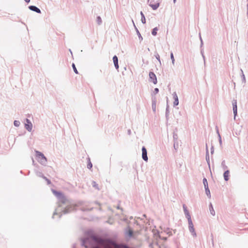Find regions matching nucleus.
Segmentation results:
<instances>
[{
    "label": "nucleus",
    "mask_w": 248,
    "mask_h": 248,
    "mask_svg": "<svg viewBox=\"0 0 248 248\" xmlns=\"http://www.w3.org/2000/svg\"><path fill=\"white\" fill-rule=\"evenodd\" d=\"M97 22L98 23V24H100L102 22V20H101V18L100 16H98L97 17Z\"/></svg>",
    "instance_id": "nucleus-19"
},
{
    "label": "nucleus",
    "mask_w": 248,
    "mask_h": 248,
    "mask_svg": "<svg viewBox=\"0 0 248 248\" xmlns=\"http://www.w3.org/2000/svg\"><path fill=\"white\" fill-rule=\"evenodd\" d=\"M53 193L55 194V196L58 197H60L62 196V194L59 192L53 191Z\"/></svg>",
    "instance_id": "nucleus-15"
},
{
    "label": "nucleus",
    "mask_w": 248,
    "mask_h": 248,
    "mask_svg": "<svg viewBox=\"0 0 248 248\" xmlns=\"http://www.w3.org/2000/svg\"><path fill=\"white\" fill-rule=\"evenodd\" d=\"M205 189V191H206V193L207 195H209L210 194V190H209V189L208 188V187H207V189Z\"/></svg>",
    "instance_id": "nucleus-22"
},
{
    "label": "nucleus",
    "mask_w": 248,
    "mask_h": 248,
    "mask_svg": "<svg viewBox=\"0 0 248 248\" xmlns=\"http://www.w3.org/2000/svg\"><path fill=\"white\" fill-rule=\"evenodd\" d=\"M149 5L153 10H156L159 7V4L156 1H151Z\"/></svg>",
    "instance_id": "nucleus-2"
},
{
    "label": "nucleus",
    "mask_w": 248,
    "mask_h": 248,
    "mask_svg": "<svg viewBox=\"0 0 248 248\" xmlns=\"http://www.w3.org/2000/svg\"><path fill=\"white\" fill-rule=\"evenodd\" d=\"M140 14H141V16L142 17L143 16H144V15L142 12H140Z\"/></svg>",
    "instance_id": "nucleus-28"
},
{
    "label": "nucleus",
    "mask_w": 248,
    "mask_h": 248,
    "mask_svg": "<svg viewBox=\"0 0 248 248\" xmlns=\"http://www.w3.org/2000/svg\"><path fill=\"white\" fill-rule=\"evenodd\" d=\"M113 62H114L115 68L117 69H118L119 68L118 60V58L116 56H114L113 57Z\"/></svg>",
    "instance_id": "nucleus-8"
},
{
    "label": "nucleus",
    "mask_w": 248,
    "mask_h": 248,
    "mask_svg": "<svg viewBox=\"0 0 248 248\" xmlns=\"http://www.w3.org/2000/svg\"><path fill=\"white\" fill-rule=\"evenodd\" d=\"M141 21L143 23H145L146 22V19L144 16H143L141 17Z\"/></svg>",
    "instance_id": "nucleus-24"
},
{
    "label": "nucleus",
    "mask_w": 248,
    "mask_h": 248,
    "mask_svg": "<svg viewBox=\"0 0 248 248\" xmlns=\"http://www.w3.org/2000/svg\"><path fill=\"white\" fill-rule=\"evenodd\" d=\"M173 98L174 99V102L173 103L174 106H177L179 104L178 98L176 93L173 94Z\"/></svg>",
    "instance_id": "nucleus-10"
},
{
    "label": "nucleus",
    "mask_w": 248,
    "mask_h": 248,
    "mask_svg": "<svg viewBox=\"0 0 248 248\" xmlns=\"http://www.w3.org/2000/svg\"><path fill=\"white\" fill-rule=\"evenodd\" d=\"M87 168L89 169H90L92 168V164L90 160H89L88 164H87Z\"/></svg>",
    "instance_id": "nucleus-20"
},
{
    "label": "nucleus",
    "mask_w": 248,
    "mask_h": 248,
    "mask_svg": "<svg viewBox=\"0 0 248 248\" xmlns=\"http://www.w3.org/2000/svg\"><path fill=\"white\" fill-rule=\"evenodd\" d=\"M170 58L172 60V63L173 64L174 62V58L172 53H171L170 54Z\"/></svg>",
    "instance_id": "nucleus-21"
},
{
    "label": "nucleus",
    "mask_w": 248,
    "mask_h": 248,
    "mask_svg": "<svg viewBox=\"0 0 248 248\" xmlns=\"http://www.w3.org/2000/svg\"><path fill=\"white\" fill-rule=\"evenodd\" d=\"M142 157L143 159L146 161L148 160V157L147 155V150L144 147L142 148Z\"/></svg>",
    "instance_id": "nucleus-3"
},
{
    "label": "nucleus",
    "mask_w": 248,
    "mask_h": 248,
    "mask_svg": "<svg viewBox=\"0 0 248 248\" xmlns=\"http://www.w3.org/2000/svg\"><path fill=\"white\" fill-rule=\"evenodd\" d=\"M157 31V28H154L153 31H152V33L153 35H156V33H157V32L156 31Z\"/></svg>",
    "instance_id": "nucleus-16"
},
{
    "label": "nucleus",
    "mask_w": 248,
    "mask_h": 248,
    "mask_svg": "<svg viewBox=\"0 0 248 248\" xmlns=\"http://www.w3.org/2000/svg\"><path fill=\"white\" fill-rule=\"evenodd\" d=\"M150 81L155 84L157 83V79L155 75L153 72L149 73Z\"/></svg>",
    "instance_id": "nucleus-1"
},
{
    "label": "nucleus",
    "mask_w": 248,
    "mask_h": 248,
    "mask_svg": "<svg viewBox=\"0 0 248 248\" xmlns=\"http://www.w3.org/2000/svg\"><path fill=\"white\" fill-rule=\"evenodd\" d=\"M156 59L159 61H160V57H159V55L158 54H157L156 55Z\"/></svg>",
    "instance_id": "nucleus-25"
},
{
    "label": "nucleus",
    "mask_w": 248,
    "mask_h": 248,
    "mask_svg": "<svg viewBox=\"0 0 248 248\" xmlns=\"http://www.w3.org/2000/svg\"><path fill=\"white\" fill-rule=\"evenodd\" d=\"M203 183L204 184L205 189H207V187H208V186L207 180L206 178H204L203 179Z\"/></svg>",
    "instance_id": "nucleus-14"
},
{
    "label": "nucleus",
    "mask_w": 248,
    "mask_h": 248,
    "mask_svg": "<svg viewBox=\"0 0 248 248\" xmlns=\"http://www.w3.org/2000/svg\"><path fill=\"white\" fill-rule=\"evenodd\" d=\"M188 221V225H189V229L190 232L194 233V234H195V232H194V225L192 223V220L191 218L190 219H187Z\"/></svg>",
    "instance_id": "nucleus-4"
},
{
    "label": "nucleus",
    "mask_w": 248,
    "mask_h": 248,
    "mask_svg": "<svg viewBox=\"0 0 248 248\" xmlns=\"http://www.w3.org/2000/svg\"><path fill=\"white\" fill-rule=\"evenodd\" d=\"M36 154L37 156L41 157L42 159H44L45 161H46V158L45 157L44 155L42 154L41 152H39L38 151L36 152Z\"/></svg>",
    "instance_id": "nucleus-13"
},
{
    "label": "nucleus",
    "mask_w": 248,
    "mask_h": 248,
    "mask_svg": "<svg viewBox=\"0 0 248 248\" xmlns=\"http://www.w3.org/2000/svg\"><path fill=\"white\" fill-rule=\"evenodd\" d=\"M232 107H233V111L234 115V116H235L237 115V101L236 100H233L232 102Z\"/></svg>",
    "instance_id": "nucleus-5"
},
{
    "label": "nucleus",
    "mask_w": 248,
    "mask_h": 248,
    "mask_svg": "<svg viewBox=\"0 0 248 248\" xmlns=\"http://www.w3.org/2000/svg\"><path fill=\"white\" fill-rule=\"evenodd\" d=\"M72 67L75 73L78 74V73L74 63L72 64Z\"/></svg>",
    "instance_id": "nucleus-17"
},
{
    "label": "nucleus",
    "mask_w": 248,
    "mask_h": 248,
    "mask_svg": "<svg viewBox=\"0 0 248 248\" xmlns=\"http://www.w3.org/2000/svg\"><path fill=\"white\" fill-rule=\"evenodd\" d=\"M128 235L129 236H132V234H133V231L131 230H129V231L128 232Z\"/></svg>",
    "instance_id": "nucleus-23"
},
{
    "label": "nucleus",
    "mask_w": 248,
    "mask_h": 248,
    "mask_svg": "<svg viewBox=\"0 0 248 248\" xmlns=\"http://www.w3.org/2000/svg\"><path fill=\"white\" fill-rule=\"evenodd\" d=\"M17 123H18V122H17V121H15L14 122V124H15V125L16 126H18V124H17Z\"/></svg>",
    "instance_id": "nucleus-26"
},
{
    "label": "nucleus",
    "mask_w": 248,
    "mask_h": 248,
    "mask_svg": "<svg viewBox=\"0 0 248 248\" xmlns=\"http://www.w3.org/2000/svg\"><path fill=\"white\" fill-rule=\"evenodd\" d=\"M183 208L186 217L187 219H190L191 218L190 215L188 212V211L187 209L186 206L185 205H183Z\"/></svg>",
    "instance_id": "nucleus-7"
},
{
    "label": "nucleus",
    "mask_w": 248,
    "mask_h": 248,
    "mask_svg": "<svg viewBox=\"0 0 248 248\" xmlns=\"http://www.w3.org/2000/svg\"><path fill=\"white\" fill-rule=\"evenodd\" d=\"M210 210L211 214L212 215H215V211H214L212 205H211V208L210 209Z\"/></svg>",
    "instance_id": "nucleus-18"
},
{
    "label": "nucleus",
    "mask_w": 248,
    "mask_h": 248,
    "mask_svg": "<svg viewBox=\"0 0 248 248\" xmlns=\"http://www.w3.org/2000/svg\"><path fill=\"white\" fill-rule=\"evenodd\" d=\"M155 92L156 93L158 92V88H155Z\"/></svg>",
    "instance_id": "nucleus-27"
},
{
    "label": "nucleus",
    "mask_w": 248,
    "mask_h": 248,
    "mask_svg": "<svg viewBox=\"0 0 248 248\" xmlns=\"http://www.w3.org/2000/svg\"><path fill=\"white\" fill-rule=\"evenodd\" d=\"M30 9L31 10H32L33 11H35L38 13H40L41 11L39 9H38L37 7L34 6H30L29 7Z\"/></svg>",
    "instance_id": "nucleus-11"
},
{
    "label": "nucleus",
    "mask_w": 248,
    "mask_h": 248,
    "mask_svg": "<svg viewBox=\"0 0 248 248\" xmlns=\"http://www.w3.org/2000/svg\"><path fill=\"white\" fill-rule=\"evenodd\" d=\"M32 124L29 121L28 119H26V123L25 124V128L28 131H31L32 129Z\"/></svg>",
    "instance_id": "nucleus-6"
},
{
    "label": "nucleus",
    "mask_w": 248,
    "mask_h": 248,
    "mask_svg": "<svg viewBox=\"0 0 248 248\" xmlns=\"http://www.w3.org/2000/svg\"><path fill=\"white\" fill-rule=\"evenodd\" d=\"M106 248H124L123 247L117 246L114 244H110Z\"/></svg>",
    "instance_id": "nucleus-12"
},
{
    "label": "nucleus",
    "mask_w": 248,
    "mask_h": 248,
    "mask_svg": "<svg viewBox=\"0 0 248 248\" xmlns=\"http://www.w3.org/2000/svg\"><path fill=\"white\" fill-rule=\"evenodd\" d=\"M230 171L229 170H226L225 171L223 174V176L225 181H228L229 179Z\"/></svg>",
    "instance_id": "nucleus-9"
}]
</instances>
